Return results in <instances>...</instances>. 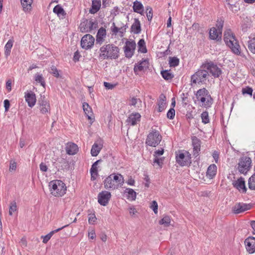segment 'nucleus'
Instances as JSON below:
<instances>
[{"instance_id":"obj_1","label":"nucleus","mask_w":255,"mask_h":255,"mask_svg":"<svg viewBox=\"0 0 255 255\" xmlns=\"http://www.w3.org/2000/svg\"><path fill=\"white\" fill-rule=\"evenodd\" d=\"M124 182V178L122 174L114 173L106 177L104 181V185L106 189L114 190L122 187Z\"/></svg>"},{"instance_id":"obj_2","label":"nucleus","mask_w":255,"mask_h":255,"mask_svg":"<svg viewBox=\"0 0 255 255\" xmlns=\"http://www.w3.org/2000/svg\"><path fill=\"white\" fill-rule=\"evenodd\" d=\"M100 56L103 59H116L119 56L120 49L114 44H106L100 49Z\"/></svg>"},{"instance_id":"obj_3","label":"nucleus","mask_w":255,"mask_h":255,"mask_svg":"<svg viewBox=\"0 0 255 255\" xmlns=\"http://www.w3.org/2000/svg\"><path fill=\"white\" fill-rule=\"evenodd\" d=\"M49 187L51 194L55 197L63 196L66 191L65 184L61 180H54L49 183Z\"/></svg>"},{"instance_id":"obj_4","label":"nucleus","mask_w":255,"mask_h":255,"mask_svg":"<svg viewBox=\"0 0 255 255\" xmlns=\"http://www.w3.org/2000/svg\"><path fill=\"white\" fill-rule=\"evenodd\" d=\"M210 75L206 69H199L191 76V85L206 84L207 81H209Z\"/></svg>"},{"instance_id":"obj_5","label":"nucleus","mask_w":255,"mask_h":255,"mask_svg":"<svg viewBox=\"0 0 255 255\" xmlns=\"http://www.w3.org/2000/svg\"><path fill=\"white\" fill-rule=\"evenodd\" d=\"M201 68L206 69L215 78H220L223 74L222 69L211 61H206L202 64Z\"/></svg>"},{"instance_id":"obj_6","label":"nucleus","mask_w":255,"mask_h":255,"mask_svg":"<svg viewBox=\"0 0 255 255\" xmlns=\"http://www.w3.org/2000/svg\"><path fill=\"white\" fill-rule=\"evenodd\" d=\"M252 159L250 157L245 156L239 159L238 169L241 174H246L251 168Z\"/></svg>"},{"instance_id":"obj_7","label":"nucleus","mask_w":255,"mask_h":255,"mask_svg":"<svg viewBox=\"0 0 255 255\" xmlns=\"http://www.w3.org/2000/svg\"><path fill=\"white\" fill-rule=\"evenodd\" d=\"M162 136L159 131L154 130L150 132L146 138L145 143L152 147H156L160 142Z\"/></svg>"},{"instance_id":"obj_8","label":"nucleus","mask_w":255,"mask_h":255,"mask_svg":"<svg viewBox=\"0 0 255 255\" xmlns=\"http://www.w3.org/2000/svg\"><path fill=\"white\" fill-rule=\"evenodd\" d=\"M191 158V154L187 151H179L178 154H176V162L181 166H189Z\"/></svg>"},{"instance_id":"obj_9","label":"nucleus","mask_w":255,"mask_h":255,"mask_svg":"<svg viewBox=\"0 0 255 255\" xmlns=\"http://www.w3.org/2000/svg\"><path fill=\"white\" fill-rule=\"evenodd\" d=\"M95 42L94 37L90 34L83 36L81 40V46L83 49L88 50L92 48Z\"/></svg>"},{"instance_id":"obj_10","label":"nucleus","mask_w":255,"mask_h":255,"mask_svg":"<svg viewBox=\"0 0 255 255\" xmlns=\"http://www.w3.org/2000/svg\"><path fill=\"white\" fill-rule=\"evenodd\" d=\"M164 153V149L161 148L155 150L153 153L154 159L152 164L153 166H158L159 168H161L164 160V157H161Z\"/></svg>"},{"instance_id":"obj_11","label":"nucleus","mask_w":255,"mask_h":255,"mask_svg":"<svg viewBox=\"0 0 255 255\" xmlns=\"http://www.w3.org/2000/svg\"><path fill=\"white\" fill-rule=\"evenodd\" d=\"M111 198V194L108 191H103L99 193L98 196L99 203L104 206H106L109 203Z\"/></svg>"},{"instance_id":"obj_12","label":"nucleus","mask_w":255,"mask_h":255,"mask_svg":"<svg viewBox=\"0 0 255 255\" xmlns=\"http://www.w3.org/2000/svg\"><path fill=\"white\" fill-rule=\"evenodd\" d=\"M135 47L136 44L134 41H127L126 42V45L124 47V52L126 57L130 58L132 57Z\"/></svg>"},{"instance_id":"obj_13","label":"nucleus","mask_w":255,"mask_h":255,"mask_svg":"<svg viewBox=\"0 0 255 255\" xmlns=\"http://www.w3.org/2000/svg\"><path fill=\"white\" fill-rule=\"evenodd\" d=\"M252 205L244 203H238L233 207V210L235 214L243 213L251 209Z\"/></svg>"},{"instance_id":"obj_14","label":"nucleus","mask_w":255,"mask_h":255,"mask_svg":"<svg viewBox=\"0 0 255 255\" xmlns=\"http://www.w3.org/2000/svg\"><path fill=\"white\" fill-rule=\"evenodd\" d=\"M234 187L243 193H246L247 188L246 187L245 181L243 177H240L238 180H235L232 183Z\"/></svg>"},{"instance_id":"obj_15","label":"nucleus","mask_w":255,"mask_h":255,"mask_svg":"<svg viewBox=\"0 0 255 255\" xmlns=\"http://www.w3.org/2000/svg\"><path fill=\"white\" fill-rule=\"evenodd\" d=\"M246 249L249 254L255 253V238L250 237L245 241Z\"/></svg>"},{"instance_id":"obj_16","label":"nucleus","mask_w":255,"mask_h":255,"mask_svg":"<svg viewBox=\"0 0 255 255\" xmlns=\"http://www.w3.org/2000/svg\"><path fill=\"white\" fill-rule=\"evenodd\" d=\"M141 115L138 113H133L130 114L126 120L128 125L134 126L140 122Z\"/></svg>"},{"instance_id":"obj_17","label":"nucleus","mask_w":255,"mask_h":255,"mask_svg":"<svg viewBox=\"0 0 255 255\" xmlns=\"http://www.w3.org/2000/svg\"><path fill=\"white\" fill-rule=\"evenodd\" d=\"M200 105L205 108H209L213 104V100L211 95L204 97L203 98L197 100Z\"/></svg>"},{"instance_id":"obj_18","label":"nucleus","mask_w":255,"mask_h":255,"mask_svg":"<svg viewBox=\"0 0 255 255\" xmlns=\"http://www.w3.org/2000/svg\"><path fill=\"white\" fill-rule=\"evenodd\" d=\"M224 39L228 46L235 40V35L231 29H227L225 31Z\"/></svg>"},{"instance_id":"obj_19","label":"nucleus","mask_w":255,"mask_h":255,"mask_svg":"<svg viewBox=\"0 0 255 255\" xmlns=\"http://www.w3.org/2000/svg\"><path fill=\"white\" fill-rule=\"evenodd\" d=\"M24 97L29 107L32 108L35 105L36 99L34 93L31 92H27L25 93Z\"/></svg>"},{"instance_id":"obj_20","label":"nucleus","mask_w":255,"mask_h":255,"mask_svg":"<svg viewBox=\"0 0 255 255\" xmlns=\"http://www.w3.org/2000/svg\"><path fill=\"white\" fill-rule=\"evenodd\" d=\"M201 141L197 137L194 136L192 138V145L193 146V155L197 156L200 151Z\"/></svg>"},{"instance_id":"obj_21","label":"nucleus","mask_w":255,"mask_h":255,"mask_svg":"<svg viewBox=\"0 0 255 255\" xmlns=\"http://www.w3.org/2000/svg\"><path fill=\"white\" fill-rule=\"evenodd\" d=\"M158 112L163 111L166 107V98L165 96L162 94L159 96L158 100Z\"/></svg>"},{"instance_id":"obj_22","label":"nucleus","mask_w":255,"mask_h":255,"mask_svg":"<svg viewBox=\"0 0 255 255\" xmlns=\"http://www.w3.org/2000/svg\"><path fill=\"white\" fill-rule=\"evenodd\" d=\"M78 150V147L77 144L71 142L67 143L66 147V151L67 154L74 155L77 152Z\"/></svg>"},{"instance_id":"obj_23","label":"nucleus","mask_w":255,"mask_h":255,"mask_svg":"<svg viewBox=\"0 0 255 255\" xmlns=\"http://www.w3.org/2000/svg\"><path fill=\"white\" fill-rule=\"evenodd\" d=\"M106 36V30L105 28H100L97 32L96 36V42L101 44L104 41Z\"/></svg>"},{"instance_id":"obj_24","label":"nucleus","mask_w":255,"mask_h":255,"mask_svg":"<svg viewBox=\"0 0 255 255\" xmlns=\"http://www.w3.org/2000/svg\"><path fill=\"white\" fill-rule=\"evenodd\" d=\"M68 226V225H65L61 228H59L56 230H53L51 231L49 233L47 234L45 236H42L41 238L43 239L42 242L44 244H46L49 240L51 239V238L52 237V236L56 233L59 232V231L61 230L62 229H64V228Z\"/></svg>"},{"instance_id":"obj_25","label":"nucleus","mask_w":255,"mask_h":255,"mask_svg":"<svg viewBox=\"0 0 255 255\" xmlns=\"http://www.w3.org/2000/svg\"><path fill=\"white\" fill-rule=\"evenodd\" d=\"M209 36L211 39L219 41L221 40L222 34L219 32L216 27H212L210 29Z\"/></svg>"},{"instance_id":"obj_26","label":"nucleus","mask_w":255,"mask_h":255,"mask_svg":"<svg viewBox=\"0 0 255 255\" xmlns=\"http://www.w3.org/2000/svg\"><path fill=\"white\" fill-rule=\"evenodd\" d=\"M217 167L215 164H211L207 168L206 176L210 179H212L216 174Z\"/></svg>"},{"instance_id":"obj_27","label":"nucleus","mask_w":255,"mask_h":255,"mask_svg":"<svg viewBox=\"0 0 255 255\" xmlns=\"http://www.w3.org/2000/svg\"><path fill=\"white\" fill-rule=\"evenodd\" d=\"M39 105L40 106V110L42 114H46L50 111V104L47 101L44 100L39 101Z\"/></svg>"},{"instance_id":"obj_28","label":"nucleus","mask_w":255,"mask_h":255,"mask_svg":"<svg viewBox=\"0 0 255 255\" xmlns=\"http://www.w3.org/2000/svg\"><path fill=\"white\" fill-rule=\"evenodd\" d=\"M101 6V0H93L91 8L89 10L90 13L91 14L96 13L100 9Z\"/></svg>"},{"instance_id":"obj_29","label":"nucleus","mask_w":255,"mask_h":255,"mask_svg":"<svg viewBox=\"0 0 255 255\" xmlns=\"http://www.w3.org/2000/svg\"><path fill=\"white\" fill-rule=\"evenodd\" d=\"M103 147V145L101 143L95 142L92 146L91 154L92 156H96L100 153Z\"/></svg>"},{"instance_id":"obj_30","label":"nucleus","mask_w":255,"mask_h":255,"mask_svg":"<svg viewBox=\"0 0 255 255\" xmlns=\"http://www.w3.org/2000/svg\"><path fill=\"white\" fill-rule=\"evenodd\" d=\"M131 30L135 34H138L141 32L140 22L138 19L134 18V22L131 27Z\"/></svg>"},{"instance_id":"obj_31","label":"nucleus","mask_w":255,"mask_h":255,"mask_svg":"<svg viewBox=\"0 0 255 255\" xmlns=\"http://www.w3.org/2000/svg\"><path fill=\"white\" fill-rule=\"evenodd\" d=\"M232 51L236 55H240L241 53L240 46L238 40L236 39L229 46H228Z\"/></svg>"},{"instance_id":"obj_32","label":"nucleus","mask_w":255,"mask_h":255,"mask_svg":"<svg viewBox=\"0 0 255 255\" xmlns=\"http://www.w3.org/2000/svg\"><path fill=\"white\" fill-rule=\"evenodd\" d=\"M127 198L130 201H134L136 197V193L131 188H126L125 190Z\"/></svg>"},{"instance_id":"obj_33","label":"nucleus","mask_w":255,"mask_h":255,"mask_svg":"<svg viewBox=\"0 0 255 255\" xmlns=\"http://www.w3.org/2000/svg\"><path fill=\"white\" fill-rule=\"evenodd\" d=\"M53 12L57 14V15L61 19L65 18L66 12L64 9L60 5H56L53 10Z\"/></svg>"},{"instance_id":"obj_34","label":"nucleus","mask_w":255,"mask_h":255,"mask_svg":"<svg viewBox=\"0 0 255 255\" xmlns=\"http://www.w3.org/2000/svg\"><path fill=\"white\" fill-rule=\"evenodd\" d=\"M148 61L146 60H143L140 61L137 65L134 66V72H136L137 71H141L143 70L145 68L148 67Z\"/></svg>"},{"instance_id":"obj_35","label":"nucleus","mask_w":255,"mask_h":255,"mask_svg":"<svg viewBox=\"0 0 255 255\" xmlns=\"http://www.w3.org/2000/svg\"><path fill=\"white\" fill-rule=\"evenodd\" d=\"M32 2L33 0H21L23 9L25 12L29 11L31 10Z\"/></svg>"},{"instance_id":"obj_36","label":"nucleus","mask_w":255,"mask_h":255,"mask_svg":"<svg viewBox=\"0 0 255 255\" xmlns=\"http://www.w3.org/2000/svg\"><path fill=\"white\" fill-rule=\"evenodd\" d=\"M210 95L209 91L205 88L198 90L196 94L197 100L204 98Z\"/></svg>"},{"instance_id":"obj_37","label":"nucleus","mask_w":255,"mask_h":255,"mask_svg":"<svg viewBox=\"0 0 255 255\" xmlns=\"http://www.w3.org/2000/svg\"><path fill=\"white\" fill-rule=\"evenodd\" d=\"M101 160H98L95 162L90 169V173L91 175V179L93 180L95 179L96 176L98 175V169H97V165L99 162Z\"/></svg>"},{"instance_id":"obj_38","label":"nucleus","mask_w":255,"mask_h":255,"mask_svg":"<svg viewBox=\"0 0 255 255\" xmlns=\"http://www.w3.org/2000/svg\"><path fill=\"white\" fill-rule=\"evenodd\" d=\"M13 44V40L9 39L7 42L4 46V55L6 57H7L10 54L11 49L12 47Z\"/></svg>"},{"instance_id":"obj_39","label":"nucleus","mask_w":255,"mask_h":255,"mask_svg":"<svg viewBox=\"0 0 255 255\" xmlns=\"http://www.w3.org/2000/svg\"><path fill=\"white\" fill-rule=\"evenodd\" d=\"M132 7L133 11L135 12L141 14L143 11V6L142 4L137 0H136L133 2Z\"/></svg>"},{"instance_id":"obj_40","label":"nucleus","mask_w":255,"mask_h":255,"mask_svg":"<svg viewBox=\"0 0 255 255\" xmlns=\"http://www.w3.org/2000/svg\"><path fill=\"white\" fill-rule=\"evenodd\" d=\"M83 109L85 114L87 116L88 119H91V116L92 115V109L89 106L88 103H84L83 104Z\"/></svg>"},{"instance_id":"obj_41","label":"nucleus","mask_w":255,"mask_h":255,"mask_svg":"<svg viewBox=\"0 0 255 255\" xmlns=\"http://www.w3.org/2000/svg\"><path fill=\"white\" fill-rule=\"evenodd\" d=\"M138 47V51L142 53H145L147 52V49L145 46V43L143 39H141L137 43Z\"/></svg>"},{"instance_id":"obj_42","label":"nucleus","mask_w":255,"mask_h":255,"mask_svg":"<svg viewBox=\"0 0 255 255\" xmlns=\"http://www.w3.org/2000/svg\"><path fill=\"white\" fill-rule=\"evenodd\" d=\"M170 218L169 216H165L159 222V224L162 225L165 227L168 226L170 223Z\"/></svg>"},{"instance_id":"obj_43","label":"nucleus","mask_w":255,"mask_h":255,"mask_svg":"<svg viewBox=\"0 0 255 255\" xmlns=\"http://www.w3.org/2000/svg\"><path fill=\"white\" fill-rule=\"evenodd\" d=\"M248 48L251 52L255 54V37L249 41Z\"/></svg>"},{"instance_id":"obj_44","label":"nucleus","mask_w":255,"mask_h":255,"mask_svg":"<svg viewBox=\"0 0 255 255\" xmlns=\"http://www.w3.org/2000/svg\"><path fill=\"white\" fill-rule=\"evenodd\" d=\"M161 74L162 77L165 80H170L173 77V75L171 74L168 70L161 71Z\"/></svg>"},{"instance_id":"obj_45","label":"nucleus","mask_w":255,"mask_h":255,"mask_svg":"<svg viewBox=\"0 0 255 255\" xmlns=\"http://www.w3.org/2000/svg\"><path fill=\"white\" fill-rule=\"evenodd\" d=\"M201 119H202V122L204 124H206L209 123V115L208 113L206 111L203 112L201 114Z\"/></svg>"},{"instance_id":"obj_46","label":"nucleus","mask_w":255,"mask_h":255,"mask_svg":"<svg viewBox=\"0 0 255 255\" xmlns=\"http://www.w3.org/2000/svg\"><path fill=\"white\" fill-rule=\"evenodd\" d=\"M35 80L37 82L40 83L41 86H44L45 82L44 78L41 74H36L35 75Z\"/></svg>"},{"instance_id":"obj_47","label":"nucleus","mask_w":255,"mask_h":255,"mask_svg":"<svg viewBox=\"0 0 255 255\" xmlns=\"http://www.w3.org/2000/svg\"><path fill=\"white\" fill-rule=\"evenodd\" d=\"M249 188L251 190H255V176H252L249 179Z\"/></svg>"},{"instance_id":"obj_48","label":"nucleus","mask_w":255,"mask_h":255,"mask_svg":"<svg viewBox=\"0 0 255 255\" xmlns=\"http://www.w3.org/2000/svg\"><path fill=\"white\" fill-rule=\"evenodd\" d=\"M17 210L16 203L15 201H12L10 203L9 210V214L12 215L13 213Z\"/></svg>"},{"instance_id":"obj_49","label":"nucleus","mask_w":255,"mask_h":255,"mask_svg":"<svg viewBox=\"0 0 255 255\" xmlns=\"http://www.w3.org/2000/svg\"><path fill=\"white\" fill-rule=\"evenodd\" d=\"M150 208L153 210L154 213L156 214L158 213V204L156 201H152L150 205Z\"/></svg>"},{"instance_id":"obj_50","label":"nucleus","mask_w":255,"mask_h":255,"mask_svg":"<svg viewBox=\"0 0 255 255\" xmlns=\"http://www.w3.org/2000/svg\"><path fill=\"white\" fill-rule=\"evenodd\" d=\"M224 21L222 20H218L217 21L216 27L217 30L220 34H222V31L223 27Z\"/></svg>"},{"instance_id":"obj_51","label":"nucleus","mask_w":255,"mask_h":255,"mask_svg":"<svg viewBox=\"0 0 255 255\" xmlns=\"http://www.w3.org/2000/svg\"><path fill=\"white\" fill-rule=\"evenodd\" d=\"M146 16L148 21H151L152 18V9L151 7L148 6L146 8Z\"/></svg>"},{"instance_id":"obj_52","label":"nucleus","mask_w":255,"mask_h":255,"mask_svg":"<svg viewBox=\"0 0 255 255\" xmlns=\"http://www.w3.org/2000/svg\"><path fill=\"white\" fill-rule=\"evenodd\" d=\"M97 23L96 22H94L92 20L89 21L87 23V26H88V28H89V31L96 28V27H97Z\"/></svg>"},{"instance_id":"obj_53","label":"nucleus","mask_w":255,"mask_h":255,"mask_svg":"<svg viewBox=\"0 0 255 255\" xmlns=\"http://www.w3.org/2000/svg\"><path fill=\"white\" fill-rule=\"evenodd\" d=\"M175 114V110L173 108H171L167 113V117L169 119H173Z\"/></svg>"},{"instance_id":"obj_54","label":"nucleus","mask_w":255,"mask_h":255,"mask_svg":"<svg viewBox=\"0 0 255 255\" xmlns=\"http://www.w3.org/2000/svg\"><path fill=\"white\" fill-rule=\"evenodd\" d=\"M253 91V90L252 88L250 87H247L246 88L242 89V93L243 94H246L251 96L252 95Z\"/></svg>"},{"instance_id":"obj_55","label":"nucleus","mask_w":255,"mask_h":255,"mask_svg":"<svg viewBox=\"0 0 255 255\" xmlns=\"http://www.w3.org/2000/svg\"><path fill=\"white\" fill-rule=\"evenodd\" d=\"M16 169V163L14 160H10V165H9V171L10 172H12L13 171H15Z\"/></svg>"},{"instance_id":"obj_56","label":"nucleus","mask_w":255,"mask_h":255,"mask_svg":"<svg viewBox=\"0 0 255 255\" xmlns=\"http://www.w3.org/2000/svg\"><path fill=\"white\" fill-rule=\"evenodd\" d=\"M144 180L145 181L144 185L146 187L148 188L149 186L150 183V178L146 173H144Z\"/></svg>"},{"instance_id":"obj_57","label":"nucleus","mask_w":255,"mask_h":255,"mask_svg":"<svg viewBox=\"0 0 255 255\" xmlns=\"http://www.w3.org/2000/svg\"><path fill=\"white\" fill-rule=\"evenodd\" d=\"M129 213L130 216H133L137 212L135 207L133 205L129 206L128 208Z\"/></svg>"},{"instance_id":"obj_58","label":"nucleus","mask_w":255,"mask_h":255,"mask_svg":"<svg viewBox=\"0 0 255 255\" xmlns=\"http://www.w3.org/2000/svg\"><path fill=\"white\" fill-rule=\"evenodd\" d=\"M226 1L227 2V4L228 5V7H229V9H231L233 11L234 10H235V11H238L237 9H234V7L237 8V6L235 5V4L233 3V2L231 1V0H226Z\"/></svg>"},{"instance_id":"obj_59","label":"nucleus","mask_w":255,"mask_h":255,"mask_svg":"<svg viewBox=\"0 0 255 255\" xmlns=\"http://www.w3.org/2000/svg\"><path fill=\"white\" fill-rule=\"evenodd\" d=\"M50 73L56 77H58L59 76L57 69L53 66L51 68Z\"/></svg>"},{"instance_id":"obj_60","label":"nucleus","mask_w":255,"mask_h":255,"mask_svg":"<svg viewBox=\"0 0 255 255\" xmlns=\"http://www.w3.org/2000/svg\"><path fill=\"white\" fill-rule=\"evenodd\" d=\"M138 102H141V101L139 99L132 98L130 100L129 105L135 106Z\"/></svg>"},{"instance_id":"obj_61","label":"nucleus","mask_w":255,"mask_h":255,"mask_svg":"<svg viewBox=\"0 0 255 255\" xmlns=\"http://www.w3.org/2000/svg\"><path fill=\"white\" fill-rule=\"evenodd\" d=\"M96 220L97 218L96 216L94 214H92L89 217L88 222L89 224H93L96 221Z\"/></svg>"},{"instance_id":"obj_62","label":"nucleus","mask_w":255,"mask_h":255,"mask_svg":"<svg viewBox=\"0 0 255 255\" xmlns=\"http://www.w3.org/2000/svg\"><path fill=\"white\" fill-rule=\"evenodd\" d=\"M39 168H40V170L42 172H46L48 170V167H47V165L43 162H41L40 164Z\"/></svg>"},{"instance_id":"obj_63","label":"nucleus","mask_w":255,"mask_h":255,"mask_svg":"<svg viewBox=\"0 0 255 255\" xmlns=\"http://www.w3.org/2000/svg\"><path fill=\"white\" fill-rule=\"evenodd\" d=\"M5 112H7L10 107V103L8 100L6 99L3 102Z\"/></svg>"},{"instance_id":"obj_64","label":"nucleus","mask_w":255,"mask_h":255,"mask_svg":"<svg viewBox=\"0 0 255 255\" xmlns=\"http://www.w3.org/2000/svg\"><path fill=\"white\" fill-rule=\"evenodd\" d=\"M104 85L105 86V87L107 89H113L115 85H113V84H112L110 83H108V82H105L104 83Z\"/></svg>"}]
</instances>
